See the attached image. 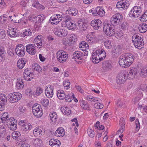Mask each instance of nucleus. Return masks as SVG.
Instances as JSON below:
<instances>
[{
    "mask_svg": "<svg viewBox=\"0 0 147 147\" xmlns=\"http://www.w3.org/2000/svg\"><path fill=\"white\" fill-rule=\"evenodd\" d=\"M63 43L64 45L66 46H69L71 45L72 44L70 42L69 38L67 39H64L63 40Z\"/></svg>",
    "mask_w": 147,
    "mask_h": 147,
    "instance_id": "49530a36",
    "label": "nucleus"
},
{
    "mask_svg": "<svg viewBox=\"0 0 147 147\" xmlns=\"http://www.w3.org/2000/svg\"><path fill=\"white\" fill-rule=\"evenodd\" d=\"M134 57L132 54L126 53L121 55L119 59L120 65L125 68L128 67L133 62Z\"/></svg>",
    "mask_w": 147,
    "mask_h": 147,
    "instance_id": "f257e3e1",
    "label": "nucleus"
},
{
    "mask_svg": "<svg viewBox=\"0 0 147 147\" xmlns=\"http://www.w3.org/2000/svg\"><path fill=\"white\" fill-rule=\"evenodd\" d=\"M140 20L142 22L147 21V11H145L144 14L142 15L140 18Z\"/></svg>",
    "mask_w": 147,
    "mask_h": 147,
    "instance_id": "a18cd8bd",
    "label": "nucleus"
},
{
    "mask_svg": "<svg viewBox=\"0 0 147 147\" xmlns=\"http://www.w3.org/2000/svg\"><path fill=\"white\" fill-rule=\"evenodd\" d=\"M123 34L122 32L120 31L119 32L117 31H116L115 32V34L113 36H114L117 38L119 39L123 36Z\"/></svg>",
    "mask_w": 147,
    "mask_h": 147,
    "instance_id": "3c124183",
    "label": "nucleus"
},
{
    "mask_svg": "<svg viewBox=\"0 0 147 147\" xmlns=\"http://www.w3.org/2000/svg\"><path fill=\"white\" fill-rule=\"evenodd\" d=\"M123 16L119 13L114 15L111 18V24L115 26L119 24L123 19Z\"/></svg>",
    "mask_w": 147,
    "mask_h": 147,
    "instance_id": "1a4fd4ad",
    "label": "nucleus"
},
{
    "mask_svg": "<svg viewBox=\"0 0 147 147\" xmlns=\"http://www.w3.org/2000/svg\"><path fill=\"white\" fill-rule=\"evenodd\" d=\"M49 118L52 121L55 122L57 118V116L56 113L55 112H51L49 114Z\"/></svg>",
    "mask_w": 147,
    "mask_h": 147,
    "instance_id": "f704fd0d",
    "label": "nucleus"
},
{
    "mask_svg": "<svg viewBox=\"0 0 147 147\" xmlns=\"http://www.w3.org/2000/svg\"><path fill=\"white\" fill-rule=\"evenodd\" d=\"M62 18L61 15L57 14L53 15V16L50 18L49 21L53 25H56L62 20Z\"/></svg>",
    "mask_w": 147,
    "mask_h": 147,
    "instance_id": "9b49d317",
    "label": "nucleus"
},
{
    "mask_svg": "<svg viewBox=\"0 0 147 147\" xmlns=\"http://www.w3.org/2000/svg\"><path fill=\"white\" fill-rule=\"evenodd\" d=\"M141 12L142 10L140 7L135 6L130 11L129 13V16L130 17L137 18L140 15Z\"/></svg>",
    "mask_w": 147,
    "mask_h": 147,
    "instance_id": "39448f33",
    "label": "nucleus"
},
{
    "mask_svg": "<svg viewBox=\"0 0 147 147\" xmlns=\"http://www.w3.org/2000/svg\"><path fill=\"white\" fill-rule=\"evenodd\" d=\"M61 111L65 115H68L71 113V111L66 106H65L62 107L61 109Z\"/></svg>",
    "mask_w": 147,
    "mask_h": 147,
    "instance_id": "2f4dec72",
    "label": "nucleus"
},
{
    "mask_svg": "<svg viewBox=\"0 0 147 147\" xmlns=\"http://www.w3.org/2000/svg\"><path fill=\"white\" fill-rule=\"evenodd\" d=\"M0 100L2 101V103L5 104L7 101V97L4 95L1 94L0 95Z\"/></svg>",
    "mask_w": 147,
    "mask_h": 147,
    "instance_id": "bf43d9fd",
    "label": "nucleus"
},
{
    "mask_svg": "<svg viewBox=\"0 0 147 147\" xmlns=\"http://www.w3.org/2000/svg\"><path fill=\"white\" fill-rule=\"evenodd\" d=\"M70 84V82H69V80H67L64 82L63 86L66 87V89H68L69 88V86Z\"/></svg>",
    "mask_w": 147,
    "mask_h": 147,
    "instance_id": "0e129e2a",
    "label": "nucleus"
},
{
    "mask_svg": "<svg viewBox=\"0 0 147 147\" xmlns=\"http://www.w3.org/2000/svg\"><path fill=\"white\" fill-rule=\"evenodd\" d=\"M55 35L60 37H64L67 34V32L66 29H63L59 26L56 27L54 29Z\"/></svg>",
    "mask_w": 147,
    "mask_h": 147,
    "instance_id": "423d86ee",
    "label": "nucleus"
},
{
    "mask_svg": "<svg viewBox=\"0 0 147 147\" xmlns=\"http://www.w3.org/2000/svg\"><path fill=\"white\" fill-rule=\"evenodd\" d=\"M16 54L20 57L23 56L25 53V49L24 46L22 44H18L15 48Z\"/></svg>",
    "mask_w": 147,
    "mask_h": 147,
    "instance_id": "ddd939ff",
    "label": "nucleus"
},
{
    "mask_svg": "<svg viewBox=\"0 0 147 147\" xmlns=\"http://www.w3.org/2000/svg\"><path fill=\"white\" fill-rule=\"evenodd\" d=\"M102 25L101 21L99 19L93 20L91 22V26L96 30H97L101 28Z\"/></svg>",
    "mask_w": 147,
    "mask_h": 147,
    "instance_id": "a211bd4d",
    "label": "nucleus"
},
{
    "mask_svg": "<svg viewBox=\"0 0 147 147\" xmlns=\"http://www.w3.org/2000/svg\"><path fill=\"white\" fill-rule=\"evenodd\" d=\"M32 68L37 71L38 73L41 72L42 70L41 67L37 63L33 64L32 65Z\"/></svg>",
    "mask_w": 147,
    "mask_h": 147,
    "instance_id": "ea45409f",
    "label": "nucleus"
},
{
    "mask_svg": "<svg viewBox=\"0 0 147 147\" xmlns=\"http://www.w3.org/2000/svg\"><path fill=\"white\" fill-rule=\"evenodd\" d=\"M72 59H74L75 61L78 59L81 60L82 59V52L80 51H75L73 55Z\"/></svg>",
    "mask_w": 147,
    "mask_h": 147,
    "instance_id": "a878e982",
    "label": "nucleus"
},
{
    "mask_svg": "<svg viewBox=\"0 0 147 147\" xmlns=\"http://www.w3.org/2000/svg\"><path fill=\"white\" fill-rule=\"evenodd\" d=\"M7 125L8 127L12 131H14L17 128V121L13 117H10L7 121Z\"/></svg>",
    "mask_w": 147,
    "mask_h": 147,
    "instance_id": "9d476101",
    "label": "nucleus"
},
{
    "mask_svg": "<svg viewBox=\"0 0 147 147\" xmlns=\"http://www.w3.org/2000/svg\"><path fill=\"white\" fill-rule=\"evenodd\" d=\"M8 97L11 103L17 102L22 98V95L18 92H13L9 94Z\"/></svg>",
    "mask_w": 147,
    "mask_h": 147,
    "instance_id": "6e6552de",
    "label": "nucleus"
},
{
    "mask_svg": "<svg viewBox=\"0 0 147 147\" xmlns=\"http://www.w3.org/2000/svg\"><path fill=\"white\" fill-rule=\"evenodd\" d=\"M138 29L141 33H144L147 31V25L145 23H143L139 25Z\"/></svg>",
    "mask_w": 147,
    "mask_h": 147,
    "instance_id": "72a5a7b5",
    "label": "nucleus"
},
{
    "mask_svg": "<svg viewBox=\"0 0 147 147\" xmlns=\"http://www.w3.org/2000/svg\"><path fill=\"white\" fill-rule=\"evenodd\" d=\"M129 5V1L126 0H121L118 1L116 5L117 9L121 10L122 9H127Z\"/></svg>",
    "mask_w": 147,
    "mask_h": 147,
    "instance_id": "2eb2a0df",
    "label": "nucleus"
},
{
    "mask_svg": "<svg viewBox=\"0 0 147 147\" xmlns=\"http://www.w3.org/2000/svg\"><path fill=\"white\" fill-rule=\"evenodd\" d=\"M24 59H21L18 60V61L17 66L20 69H22L25 65L26 61H24Z\"/></svg>",
    "mask_w": 147,
    "mask_h": 147,
    "instance_id": "4c0bfd02",
    "label": "nucleus"
},
{
    "mask_svg": "<svg viewBox=\"0 0 147 147\" xmlns=\"http://www.w3.org/2000/svg\"><path fill=\"white\" fill-rule=\"evenodd\" d=\"M102 67L106 71L111 70L112 67L111 62L109 61H107L103 62Z\"/></svg>",
    "mask_w": 147,
    "mask_h": 147,
    "instance_id": "5701e85b",
    "label": "nucleus"
},
{
    "mask_svg": "<svg viewBox=\"0 0 147 147\" xmlns=\"http://www.w3.org/2000/svg\"><path fill=\"white\" fill-rule=\"evenodd\" d=\"M53 88L51 85H50L49 88L48 87L46 86L45 90V94L46 96L49 98H52L53 95Z\"/></svg>",
    "mask_w": 147,
    "mask_h": 147,
    "instance_id": "412c9836",
    "label": "nucleus"
},
{
    "mask_svg": "<svg viewBox=\"0 0 147 147\" xmlns=\"http://www.w3.org/2000/svg\"><path fill=\"white\" fill-rule=\"evenodd\" d=\"M32 128V125L29 123H27L22 124L21 130L25 131H29Z\"/></svg>",
    "mask_w": 147,
    "mask_h": 147,
    "instance_id": "c756f323",
    "label": "nucleus"
},
{
    "mask_svg": "<svg viewBox=\"0 0 147 147\" xmlns=\"http://www.w3.org/2000/svg\"><path fill=\"white\" fill-rule=\"evenodd\" d=\"M56 55L58 61L62 63L66 61L68 56L66 52L62 50L58 51L56 53Z\"/></svg>",
    "mask_w": 147,
    "mask_h": 147,
    "instance_id": "0eeeda50",
    "label": "nucleus"
},
{
    "mask_svg": "<svg viewBox=\"0 0 147 147\" xmlns=\"http://www.w3.org/2000/svg\"><path fill=\"white\" fill-rule=\"evenodd\" d=\"M14 50L12 49H9L7 51V53L9 56L12 57L14 54Z\"/></svg>",
    "mask_w": 147,
    "mask_h": 147,
    "instance_id": "5fc2aeb1",
    "label": "nucleus"
},
{
    "mask_svg": "<svg viewBox=\"0 0 147 147\" xmlns=\"http://www.w3.org/2000/svg\"><path fill=\"white\" fill-rule=\"evenodd\" d=\"M78 13V11L76 9L69 11L67 10L66 11V13L69 14V16H75L77 15Z\"/></svg>",
    "mask_w": 147,
    "mask_h": 147,
    "instance_id": "79ce46f5",
    "label": "nucleus"
},
{
    "mask_svg": "<svg viewBox=\"0 0 147 147\" xmlns=\"http://www.w3.org/2000/svg\"><path fill=\"white\" fill-rule=\"evenodd\" d=\"M88 44L85 41L82 42L79 44V48L83 51H84L88 49Z\"/></svg>",
    "mask_w": 147,
    "mask_h": 147,
    "instance_id": "c9c22d12",
    "label": "nucleus"
},
{
    "mask_svg": "<svg viewBox=\"0 0 147 147\" xmlns=\"http://www.w3.org/2000/svg\"><path fill=\"white\" fill-rule=\"evenodd\" d=\"M87 133L88 135L91 138H93L94 136V132L91 129H87Z\"/></svg>",
    "mask_w": 147,
    "mask_h": 147,
    "instance_id": "6e6d98bb",
    "label": "nucleus"
},
{
    "mask_svg": "<svg viewBox=\"0 0 147 147\" xmlns=\"http://www.w3.org/2000/svg\"><path fill=\"white\" fill-rule=\"evenodd\" d=\"M55 134L57 137H62L65 134V132L63 128L62 127H60L55 131Z\"/></svg>",
    "mask_w": 147,
    "mask_h": 147,
    "instance_id": "cd10ccee",
    "label": "nucleus"
},
{
    "mask_svg": "<svg viewBox=\"0 0 147 147\" xmlns=\"http://www.w3.org/2000/svg\"><path fill=\"white\" fill-rule=\"evenodd\" d=\"M57 96L60 99L62 100L65 98V94L62 90H59L57 92Z\"/></svg>",
    "mask_w": 147,
    "mask_h": 147,
    "instance_id": "58836bf2",
    "label": "nucleus"
},
{
    "mask_svg": "<svg viewBox=\"0 0 147 147\" xmlns=\"http://www.w3.org/2000/svg\"><path fill=\"white\" fill-rule=\"evenodd\" d=\"M42 104L45 106H47L49 103V100L47 98H44L41 101Z\"/></svg>",
    "mask_w": 147,
    "mask_h": 147,
    "instance_id": "680f3d73",
    "label": "nucleus"
},
{
    "mask_svg": "<svg viewBox=\"0 0 147 147\" xmlns=\"http://www.w3.org/2000/svg\"><path fill=\"white\" fill-rule=\"evenodd\" d=\"M32 32V30H31L30 28H27L25 29L24 31L22 34V37H25L26 36H31Z\"/></svg>",
    "mask_w": 147,
    "mask_h": 147,
    "instance_id": "e433bc0d",
    "label": "nucleus"
},
{
    "mask_svg": "<svg viewBox=\"0 0 147 147\" xmlns=\"http://www.w3.org/2000/svg\"><path fill=\"white\" fill-rule=\"evenodd\" d=\"M34 44H29L26 46V51L29 54L34 55L36 52L35 47L34 46Z\"/></svg>",
    "mask_w": 147,
    "mask_h": 147,
    "instance_id": "aec40b11",
    "label": "nucleus"
},
{
    "mask_svg": "<svg viewBox=\"0 0 147 147\" xmlns=\"http://www.w3.org/2000/svg\"><path fill=\"white\" fill-rule=\"evenodd\" d=\"M49 144L52 147H59L61 144L60 141L55 139H52L49 141Z\"/></svg>",
    "mask_w": 147,
    "mask_h": 147,
    "instance_id": "b1692460",
    "label": "nucleus"
},
{
    "mask_svg": "<svg viewBox=\"0 0 147 147\" xmlns=\"http://www.w3.org/2000/svg\"><path fill=\"white\" fill-rule=\"evenodd\" d=\"M32 5L34 7L37 8H40L41 5L40 4L38 1L36 0L32 1Z\"/></svg>",
    "mask_w": 147,
    "mask_h": 147,
    "instance_id": "c03bdc74",
    "label": "nucleus"
},
{
    "mask_svg": "<svg viewBox=\"0 0 147 147\" xmlns=\"http://www.w3.org/2000/svg\"><path fill=\"white\" fill-rule=\"evenodd\" d=\"M6 34L4 30L0 31V39H4L5 37Z\"/></svg>",
    "mask_w": 147,
    "mask_h": 147,
    "instance_id": "69168bd1",
    "label": "nucleus"
},
{
    "mask_svg": "<svg viewBox=\"0 0 147 147\" xmlns=\"http://www.w3.org/2000/svg\"><path fill=\"white\" fill-rule=\"evenodd\" d=\"M66 100L68 102H71L73 100L72 96H71V94H68L65 97Z\"/></svg>",
    "mask_w": 147,
    "mask_h": 147,
    "instance_id": "e2e57ef3",
    "label": "nucleus"
},
{
    "mask_svg": "<svg viewBox=\"0 0 147 147\" xmlns=\"http://www.w3.org/2000/svg\"><path fill=\"white\" fill-rule=\"evenodd\" d=\"M19 109L20 111L23 113L25 112L26 111V108L22 106H20L19 107Z\"/></svg>",
    "mask_w": 147,
    "mask_h": 147,
    "instance_id": "774afa93",
    "label": "nucleus"
},
{
    "mask_svg": "<svg viewBox=\"0 0 147 147\" xmlns=\"http://www.w3.org/2000/svg\"><path fill=\"white\" fill-rule=\"evenodd\" d=\"M106 56L105 51L103 49H99L92 54L90 59L94 63H97L105 59Z\"/></svg>",
    "mask_w": 147,
    "mask_h": 147,
    "instance_id": "f03ea898",
    "label": "nucleus"
},
{
    "mask_svg": "<svg viewBox=\"0 0 147 147\" xmlns=\"http://www.w3.org/2000/svg\"><path fill=\"white\" fill-rule=\"evenodd\" d=\"M129 27V24L126 22H122L120 25L121 29L125 32L127 31Z\"/></svg>",
    "mask_w": 147,
    "mask_h": 147,
    "instance_id": "473e14b6",
    "label": "nucleus"
},
{
    "mask_svg": "<svg viewBox=\"0 0 147 147\" xmlns=\"http://www.w3.org/2000/svg\"><path fill=\"white\" fill-rule=\"evenodd\" d=\"M132 41L135 47L141 49L144 47V42L140 36L134 34L132 36Z\"/></svg>",
    "mask_w": 147,
    "mask_h": 147,
    "instance_id": "7ed1b4c3",
    "label": "nucleus"
},
{
    "mask_svg": "<svg viewBox=\"0 0 147 147\" xmlns=\"http://www.w3.org/2000/svg\"><path fill=\"white\" fill-rule=\"evenodd\" d=\"M32 110L33 115L37 118L41 117L43 115L41 107L38 104L36 103L33 105Z\"/></svg>",
    "mask_w": 147,
    "mask_h": 147,
    "instance_id": "20e7f679",
    "label": "nucleus"
},
{
    "mask_svg": "<svg viewBox=\"0 0 147 147\" xmlns=\"http://www.w3.org/2000/svg\"><path fill=\"white\" fill-rule=\"evenodd\" d=\"M126 75L123 73L119 74L117 77V83L119 84L123 83L125 81Z\"/></svg>",
    "mask_w": 147,
    "mask_h": 147,
    "instance_id": "f3484780",
    "label": "nucleus"
},
{
    "mask_svg": "<svg viewBox=\"0 0 147 147\" xmlns=\"http://www.w3.org/2000/svg\"><path fill=\"white\" fill-rule=\"evenodd\" d=\"M24 86L23 80L21 78L18 79L16 83V88L18 89H22L24 88Z\"/></svg>",
    "mask_w": 147,
    "mask_h": 147,
    "instance_id": "c85d7f7f",
    "label": "nucleus"
},
{
    "mask_svg": "<svg viewBox=\"0 0 147 147\" xmlns=\"http://www.w3.org/2000/svg\"><path fill=\"white\" fill-rule=\"evenodd\" d=\"M8 18L5 15H3V16H0V22L1 23L5 24Z\"/></svg>",
    "mask_w": 147,
    "mask_h": 147,
    "instance_id": "8fccbe9b",
    "label": "nucleus"
},
{
    "mask_svg": "<svg viewBox=\"0 0 147 147\" xmlns=\"http://www.w3.org/2000/svg\"><path fill=\"white\" fill-rule=\"evenodd\" d=\"M86 99L88 100L94 102L98 101V99L96 98L93 97L92 96H87L86 97Z\"/></svg>",
    "mask_w": 147,
    "mask_h": 147,
    "instance_id": "603ef678",
    "label": "nucleus"
},
{
    "mask_svg": "<svg viewBox=\"0 0 147 147\" xmlns=\"http://www.w3.org/2000/svg\"><path fill=\"white\" fill-rule=\"evenodd\" d=\"M34 43L35 46H36V45L37 47L39 48L43 46L44 45V42L42 36L40 35H38L35 38Z\"/></svg>",
    "mask_w": 147,
    "mask_h": 147,
    "instance_id": "dca6fc26",
    "label": "nucleus"
},
{
    "mask_svg": "<svg viewBox=\"0 0 147 147\" xmlns=\"http://www.w3.org/2000/svg\"><path fill=\"white\" fill-rule=\"evenodd\" d=\"M112 26L113 27V25L112 24L106 23L104 24L103 27V30L107 35H108L109 34V33H111L110 30L111 28L112 29Z\"/></svg>",
    "mask_w": 147,
    "mask_h": 147,
    "instance_id": "393cba45",
    "label": "nucleus"
},
{
    "mask_svg": "<svg viewBox=\"0 0 147 147\" xmlns=\"http://www.w3.org/2000/svg\"><path fill=\"white\" fill-rule=\"evenodd\" d=\"M103 105L101 104L100 103H95L94 105V107L97 109H101L103 108Z\"/></svg>",
    "mask_w": 147,
    "mask_h": 147,
    "instance_id": "13d9d810",
    "label": "nucleus"
},
{
    "mask_svg": "<svg viewBox=\"0 0 147 147\" xmlns=\"http://www.w3.org/2000/svg\"><path fill=\"white\" fill-rule=\"evenodd\" d=\"M92 12L94 16H103L105 14V12L103 9V7H98L95 9L94 10H90Z\"/></svg>",
    "mask_w": 147,
    "mask_h": 147,
    "instance_id": "4468645a",
    "label": "nucleus"
},
{
    "mask_svg": "<svg viewBox=\"0 0 147 147\" xmlns=\"http://www.w3.org/2000/svg\"><path fill=\"white\" fill-rule=\"evenodd\" d=\"M5 53L3 49H0V61L1 62L4 59Z\"/></svg>",
    "mask_w": 147,
    "mask_h": 147,
    "instance_id": "09e8293b",
    "label": "nucleus"
},
{
    "mask_svg": "<svg viewBox=\"0 0 147 147\" xmlns=\"http://www.w3.org/2000/svg\"><path fill=\"white\" fill-rule=\"evenodd\" d=\"M121 51V49L120 48L119 46H118L113 49L112 53H115L116 55H117L120 53Z\"/></svg>",
    "mask_w": 147,
    "mask_h": 147,
    "instance_id": "de8ad7c7",
    "label": "nucleus"
},
{
    "mask_svg": "<svg viewBox=\"0 0 147 147\" xmlns=\"http://www.w3.org/2000/svg\"><path fill=\"white\" fill-rule=\"evenodd\" d=\"M138 71L137 68L135 67H132L130 69L129 74H127L128 75L127 78L128 79H132L136 75Z\"/></svg>",
    "mask_w": 147,
    "mask_h": 147,
    "instance_id": "4be33fe9",
    "label": "nucleus"
},
{
    "mask_svg": "<svg viewBox=\"0 0 147 147\" xmlns=\"http://www.w3.org/2000/svg\"><path fill=\"white\" fill-rule=\"evenodd\" d=\"M115 25H113V27H112V29L111 28V30H110V31L111 32V33H109V34H108V36H113L114 34H115V31H116V30L115 29V27L114 26Z\"/></svg>",
    "mask_w": 147,
    "mask_h": 147,
    "instance_id": "052dcab7",
    "label": "nucleus"
},
{
    "mask_svg": "<svg viewBox=\"0 0 147 147\" xmlns=\"http://www.w3.org/2000/svg\"><path fill=\"white\" fill-rule=\"evenodd\" d=\"M15 29L13 28L8 31V34L11 37H14L17 36V33L15 30Z\"/></svg>",
    "mask_w": 147,
    "mask_h": 147,
    "instance_id": "a19ab883",
    "label": "nucleus"
},
{
    "mask_svg": "<svg viewBox=\"0 0 147 147\" xmlns=\"http://www.w3.org/2000/svg\"><path fill=\"white\" fill-rule=\"evenodd\" d=\"M79 102L80 106L84 110L88 109L90 108L89 105L86 101L83 100H80Z\"/></svg>",
    "mask_w": 147,
    "mask_h": 147,
    "instance_id": "7c9ffc66",
    "label": "nucleus"
},
{
    "mask_svg": "<svg viewBox=\"0 0 147 147\" xmlns=\"http://www.w3.org/2000/svg\"><path fill=\"white\" fill-rule=\"evenodd\" d=\"M32 20L34 22L37 23H38L39 26L41 25V23L45 19V16L42 14H40L38 15L37 16L35 17L32 18Z\"/></svg>",
    "mask_w": 147,
    "mask_h": 147,
    "instance_id": "6ab92c4d",
    "label": "nucleus"
},
{
    "mask_svg": "<svg viewBox=\"0 0 147 147\" xmlns=\"http://www.w3.org/2000/svg\"><path fill=\"white\" fill-rule=\"evenodd\" d=\"M43 91V89L40 87H38L37 88L36 92L35 93V94L36 95L39 96L42 92Z\"/></svg>",
    "mask_w": 147,
    "mask_h": 147,
    "instance_id": "4d7b16f0",
    "label": "nucleus"
},
{
    "mask_svg": "<svg viewBox=\"0 0 147 147\" xmlns=\"http://www.w3.org/2000/svg\"><path fill=\"white\" fill-rule=\"evenodd\" d=\"M65 19L66 21L65 23L68 28L70 30L75 29L76 27V25L75 22L73 21L69 17H67L66 16Z\"/></svg>",
    "mask_w": 147,
    "mask_h": 147,
    "instance_id": "f8f14e48",
    "label": "nucleus"
},
{
    "mask_svg": "<svg viewBox=\"0 0 147 147\" xmlns=\"http://www.w3.org/2000/svg\"><path fill=\"white\" fill-rule=\"evenodd\" d=\"M44 131L43 129L41 127H37L36 128L33 130V133L34 136H38L41 134H43Z\"/></svg>",
    "mask_w": 147,
    "mask_h": 147,
    "instance_id": "bb28decb",
    "label": "nucleus"
},
{
    "mask_svg": "<svg viewBox=\"0 0 147 147\" xmlns=\"http://www.w3.org/2000/svg\"><path fill=\"white\" fill-rule=\"evenodd\" d=\"M136 125V130L138 131L140 127V125L139 120L138 119H136L135 121Z\"/></svg>",
    "mask_w": 147,
    "mask_h": 147,
    "instance_id": "338daca9",
    "label": "nucleus"
},
{
    "mask_svg": "<svg viewBox=\"0 0 147 147\" xmlns=\"http://www.w3.org/2000/svg\"><path fill=\"white\" fill-rule=\"evenodd\" d=\"M104 44L107 48L110 49L112 47L111 42L109 40L105 41L104 42Z\"/></svg>",
    "mask_w": 147,
    "mask_h": 147,
    "instance_id": "864d4df0",
    "label": "nucleus"
},
{
    "mask_svg": "<svg viewBox=\"0 0 147 147\" xmlns=\"http://www.w3.org/2000/svg\"><path fill=\"white\" fill-rule=\"evenodd\" d=\"M70 42L72 44L75 43L77 40V36L74 34H71L69 38Z\"/></svg>",
    "mask_w": 147,
    "mask_h": 147,
    "instance_id": "37998d69",
    "label": "nucleus"
}]
</instances>
